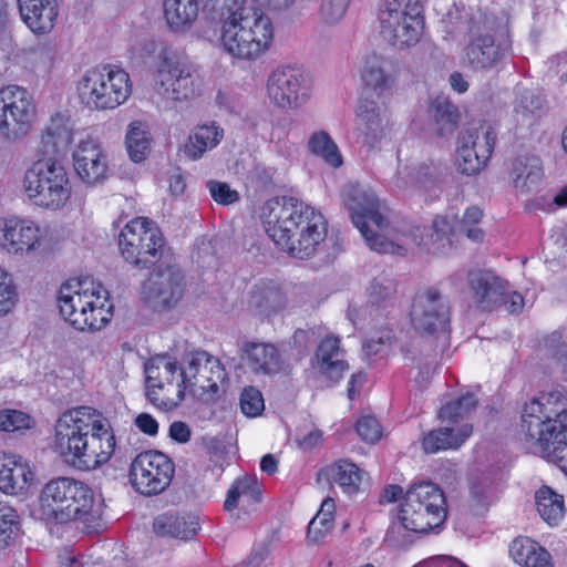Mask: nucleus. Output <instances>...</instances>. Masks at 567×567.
I'll return each instance as SVG.
<instances>
[{"instance_id": "obj_1", "label": "nucleus", "mask_w": 567, "mask_h": 567, "mask_svg": "<svg viewBox=\"0 0 567 567\" xmlns=\"http://www.w3.org/2000/svg\"><path fill=\"white\" fill-rule=\"evenodd\" d=\"M264 227L274 243L291 257L308 259L327 236L323 215L295 197H276L265 203Z\"/></svg>"}, {"instance_id": "obj_2", "label": "nucleus", "mask_w": 567, "mask_h": 567, "mask_svg": "<svg viewBox=\"0 0 567 567\" xmlns=\"http://www.w3.org/2000/svg\"><path fill=\"white\" fill-rule=\"evenodd\" d=\"M40 518L54 528H82L86 533L103 528V502L83 482L71 477L49 481L39 496Z\"/></svg>"}, {"instance_id": "obj_3", "label": "nucleus", "mask_w": 567, "mask_h": 567, "mask_svg": "<svg viewBox=\"0 0 567 567\" xmlns=\"http://www.w3.org/2000/svg\"><path fill=\"white\" fill-rule=\"evenodd\" d=\"M520 433L567 475V391L556 388L526 402Z\"/></svg>"}, {"instance_id": "obj_4", "label": "nucleus", "mask_w": 567, "mask_h": 567, "mask_svg": "<svg viewBox=\"0 0 567 567\" xmlns=\"http://www.w3.org/2000/svg\"><path fill=\"white\" fill-rule=\"evenodd\" d=\"M400 525L391 526L385 542L393 547H404L412 543L409 536L401 537V530L427 533L440 527L447 517L446 499L443 491L432 482L413 484L405 493L399 511Z\"/></svg>"}, {"instance_id": "obj_5", "label": "nucleus", "mask_w": 567, "mask_h": 567, "mask_svg": "<svg viewBox=\"0 0 567 567\" xmlns=\"http://www.w3.org/2000/svg\"><path fill=\"white\" fill-rule=\"evenodd\" d=\"M107 295L91 277L71 279L59 291L60 313L76 330H100L112 317L113 306L106 307Z\"/></svg>"}, {"instance_id": "obj_6", "label": "nucleus", "mask_w": 567, "mask_h": 567, "mask_svg": "<svg viewBox=\"0 0 567 567\" xmlns=\"http://www.w3.org/2000/svg\"><path fill=\"white\" fill-rule=\"evenodd\" d=\"M81 101L91 110H113L132 92L130 75L113 64H101L84 72L79 85Z\"/></svg>"}, {"instance_id": "obj_7", "label": "nucleus", "mask_w": 567, "mask_h": 567, "mask_svg": "<svg viewBox=\"0 0 567 567\" xmlns=\"http://www.w3.org/2000/svg\"><path fill=\"white\" fill-rule=\"evenodd\" d=\"M158 60L155 92L164 109H172L174 103L189 101L199 94L202 81L179 52L163 48Z\"/></svg>"}, {"instance_id": "obj_8", "label": "nucleus", "mask_w": 567, "mask_h": 567, "mask_svg": "<svg viewBox=\"0 0 567 567\" xmlns=\"http://www.w3.org/2000/svg\"><path fill=\"white\" fill-rule=\"evenodd\" d=\"M24 189L37 206L58 209L71 196V183L65 167L56 158L44 157L24 174Z\"/></svg>"}, {"instance_id": "obj_9", "label": "nucleus", "mask_w": 567, "mask_h": 567, "mask_svg": "<svg viewBox=\"0 0 567 567\" xmlns=\"http://www.w3.org/2000/svg\"><path fill=\"white\" fill-rule=\"evenodd\" d=\"M123 258L138 269L151 268L164 259V239L154 221L138 217L125 225L118 235Z\"/></svg>"}, {"instance_id": "obj_10", "label": "nucleus", "mask_w": 567, "mask_h": 567, "mask_svg": "<svg viewBox=\"0 0 567 567\" xmlns=\"http://www.w3.org/2000/svg\"><path fill=\"white\" fill-rule=\"evenodd\" d=\"M178 395L185 390L198 388L203 400L214 401L226 381L227 373L220 361L204 350H194L186 353L179 368Z\"/></svg>"}, {"instance_id": "obj_11", "label": "nucleus", "mask_w": 567, "mask_h": 567, "mask_svg": "<svg viewBox=\"0 0 567 567\" xmlns=\"http://www.w3.org/2000/svg\"><path fill=\"white\" fill-rule=\"evenodd\" d=\"M342 198L353 225L369 246V241L375 238V233L384 231L389 224L378 196L365 185L350 183L344 186Z\"/></svg>"}, {"instance_id": "obj_12", "label": "nucleus", "mask_w": 567, "mask_h": 567, "mask_svg": "<svg viewBox=\"0 0 567 567\" xmlns=\"http://www.w3.org/2000/svg\"><path fill=\"white\" fill-rule=\"evenodd\" d=\"M103 416L90 406H78L65 411L55 423V446L60 454L78 458L86 437L93 430H103Z\"/></svg>"}, {"instance_id": "obj_13", "label": "nucleus", "mask_w": 567, "mask_h": 567, "mask_svg": "<svg viewBox=\"0 0 567 567\" xmlns=\"http://www.w3.org/2000/svg\"><path fill=\"white\" fill-rule=\"evenodd\" d=\"M204 1L212 9H220L221 35H238L239 33L272 35L274 33L270 18L258 8L247 7V0Z\"/></svg>"}, {"instance_id": "obj_14", "label": "nucleus", "mask_w": 567, "mask_h": 567, "mask_svg": "<svg viewBox=\"0 0 567 567\" xmlns=\"http://www.w3.org/2000/svg\"><path fill=\"white\" fill-rule=\"evenodd\" d=\"M417 41L419 38L401 41L399 50L415 45ZM396 50L398 43L393 38L383 39L377 49L367 52L362 59L360 70L362 82L378 95L389 90L394 82L398 71L394 60Z\"/></svg>"}, {"instance_id": "obj_15", "label": "nucleus", "mask_w": 567, "mask_h": 567, "mask_svg": "<svg viewBox=\"0 0 567 567\" xmlns=\"http://www.w3.org/2000/svg\"><path fill=\"white\" fill-rule=\"evenodd\" d=\"M37 109L23 87L8 85L0 90V133L11 140L25 136L32 127Z\"/></svg>"}, {"instance_id": "obj_16", "label": "nucleus", "mask_w": 567, "mask_h": 567, "mask_svg": "<svg viewBox=\"0 0 567 567\" xmlns=\"http://www.w3.org/2000/svg\"><path fill=\"white\" fill-rule=\"evenodd\" d=\"M267 95L281 110H297L310 99L307 73L295 65H279L267 79Z\"/></svg>"}, {"instance_id": "obj_17", "label": "nucleus", "mask_w": 567, "mask_h": 567, "mask_svg": "<svg viewBox=\"0 0 567 567\" xmlns=\"http://www.w3.org/2000/svg\"><path fill=\"white\" fill-rule=\"evenodd\" d=\"M378 20L381 35H423L426 30L420 0H383Z\"/></svg>"}, {"instance_id": "obj_18", "label": "nucleus", "mask_w": 567, "mask_h": 567, "mask_svg": "<svg viewBox=\"0 0 567 567\" xmlns=\"http://www.w3.org/2000/svg\"><path fill=\"white\" fill-rule=\"evenodd\" d=\"M174 471V463L168 456L157 451H147L132 461L130 482L143 495H157L171 484Z\"/></svg>"}, {"instance_id": "obj_19", "label": "nucleus", "mask_w": 567, "mask_h": 567, "mask_svg": "<svg viewBox=\"0 0 567 567\" xmlns=\"http://www.w3.org/2000/svg\"><path fill=\"white\" fill-rule=\"evenodd\" d=\"M410 316L413 327L421 333L446 332L451 317L450 301L435 286L422 288L414 296Z\"/></svg>"}, {"instance_id": "obj_20", "label": "nucleus", "mask_w": 567, "mask_h": 567, "mask_svg": "<svg viewBox=\"0 0 567 567\" xmlns=\"http://www.w3.org/2000/svg\"><path fill=\"white\" fill-rule=\"evenodd\" d=\"M156 268L144 281L142 287L143 300L154 310L174 307L184 292V276L182 270L167 260L155 265Z\"/></svg>"}, {"instance_id": "obj_21", "label": "nucleus", "mask_w": 567, "mask_h": 567, "mask_svg": "<svg viewBox=\"0 0 567 567\" xmlns=\"http://www.w3.org/2000/svg\"><path fill=\"white\" fill-rule=\"evenodd\" d=\"M496 135L493 130L473 128L458 137L457 165L462 174L472 176L481 172L489 159Z\"/></svg>"}, {"instance_id": "obj_22", "label": "nucleus", "mask_w": 567, "mask_h": 567, "mask_svg": "<svg viewBox=\"0 0 567 567\" xmlns=\"http://www.w3.org/2000/svg\"><path fill=\"white\" fill-rule=\"evenodd\" d=\"M43 231L28 219L18 217L0 219V246L9 254L28 255L42 244Z\"/></svg>"}, {"instance_id": "obj_23", "label": "nucleus", "mask_w": 567, "mask_h": 567, "mask_svg": "<svg viewBox=\"0 0 567 567\" xmlns=\"http://www.w3.org/2000/svg\"><path fill=\"white\" fill-rule=\"evenodd\" d=\"M72 158L74 172L82 183L94 186L105 181L109 172L107 158L96 141H80Z\"/></svg>"}, {"instance_id": "obj_24", "label": "nucleus", "mask_w": 567, "mask_h": 567, "mask_svg": "<svg viewBox=\"0 0 567 567\" xmlns=\"http://www.w3.org/2000/svg\"><path fill=\"white\" fill-rule=\"evenodd\" d=\"M103 430H93L86 437L78 458H73V465L81 470H94L105 464L113 455L116 446L115 436L110 422L103 417Z\"/></svg>"}, {"instance_id": "obj_25", "label": "nucleus", "mask_w": 567, "mask_h": 567, "mask_svg": "<svg viewBox=\"0 0 567 567\" xmlns=\"http://www.w3.org/2000/svg\"><path fill=\"white\" fill-rule=\"evenodd\" d=\"M470 291L476 306L483 311L501 307L506 280L491 270H473L467 276Z\"/></svg>"}, {"instance_id": "obj_26", "label": "nucleus", "mask_w": 567, "mask_h": 567, "mask_svg": "<svg viewBox=\"0 0 567 567\" xmlns=\"http://www.w3.org/2000/svg\"><path fill=\"white\" fill-rule=\"evenodd\" d=\"M509 38H473L464 49L462 62L472 70L493 66L509 52Z\"/></svg>"}, {"instance_id": "obj_27", "label": "nucleus", "mask_w": 567, "mask_h": 567, "mask_svg": "<svg viewBox=\"0 0 567 567\" xmlns=\"http://www.w3.org/2000/svg\"><path fill=\"white\" fill-rule=\"evenodd\" d=\"M22 21L37 35L50 33L58 18L56 0H18Z\"/></svg>"}, {"instance_id": "obj_28", "label": "nucleus", "mask_w": 567, "mask_h": 567, "mask_svg": "<svg viewBox=\"0 0 567 567\" xmlns=\"http://www.w3.org/2000/svg\"><path fill=\"white\" fill-rule=\"evenodd\" d=\"M73 140V126L68 116L55 114L42 132L41 145L47 157L55 158L66 152Z\"/></svg>"}, {"instance_id": "obj_29", "label": "nucleus", "mask_w": 567, "mask_h": 567, "mask_svg": "<svg viewBox=\"0 0 567 567\" xmlns=\"http://www.w3.org/2000/svg\"><path fill=\"white\" fill-rule=\"evenodd\" d=\"M241 352L243 359L255 373L274 374L281 368L280 354L274 344L246 341Z\"/></svg>"}, {"instance_id": "obj_30", "label": "nucleus", "mask_w": 567, "mask_h": 567, "mask_svg": "<svg viewBox=\"0 0 567 567\" xmlns=\"http://www.w3.org/2000/svg\"><path fill=\"white\" fill-rule=\"evenodd\" d=\"M441 163L426 161L399 168L395 175V185L402 189L409 187L434 188L441 175Z\"/></svg>"}, {"instance_id": "obj_31", "label": "nucleus", "mask_w": 567, "mask_h": 567, "mask_svg": "<svg viewBox=\"0 0 567 567\" xmlns=\"http://www.w3.org/2000/svg\"><path fill=\"white\" fill-rule=\"evenodd\" d=\"M339 343L338 338L327 337L320 342L316 351V360L320 372L333 383L338 382L349 368Z\"/></svg>"}, {"instance_id": "obj_32", "label": "nucleus", "mask_w": 567, "mask_h": 567, "mask_svg": "<svg viewBox=\"0 0 567 567\" xmlns=\"http://www.w3.org/2000/svg\"><path fill=\"white\" fill-rule=\"evenodd\" d=\"M32 480V473L20 457L0 454V489L6 494H18Z\"/></svg>"}, {"instance_id": "obj_33", "label": "nucleus", "mask_w": 567, "mask_h": 567, "mask_svg": "<svg viewBox=\"0 0 567 567\" xmlns=\"http://www.w3.org/2000/svg\"><path fill=\"white\" fill-rule=\"evenodd\" d=\"M509 174L514 187L522 193L535 189L544 176L539 157L529 154L515 157Z\"/></svg>"}, {"instance_id": "obj_34", "label": "nucleus", "mask_w": 567, "mask_h": 567, "mask_svg": "<svg viewBox=\"0 0 567 567\" xmlns=\"http://www.w3.org/2000/svg\"><path fill=\"white\" fill-rule=\"evenodd\" d=\"M153 527L159 536L188 540L198 532L199 520L197 516L192 514L166 513L155 518Z\"/></svg>"}, {"instance_id": "obj_35", "label": "nucleus", "mask_w": 567, "mask_h": 567, "mask_svg": "<svg viewBox=\"0 0 567 567\" xmlns=\"http://www.w3.org/2000/svg\"><path fill=\"white\" fill-rule=\"evenodd\" d=\"M357 115L360 120V130L364 135V144L373 148L388 136L386 121L381 116L375 103L370 100H361Z\"/></svg>"}, {"instance_id": "obj_36", "label": "nucleus", "mask_w": 567, "mask_h": 567, "mask_svg": "<svg viewBox=\"0 0 567 567\" xmlns=\"http://www.w3.org/2000/svg\"><path fill=\"white\" fill-rule=\"evenodd\" d=\"M472 434V425L464 424L457 429L440 427L423 436L422 449L427 454L458 449Z\"/></svg>"}, {"instance_id": "obj_37", "label": "nucleus", "mask_w": 567, "mask_h": 567, "mask_svg": "<svg viewBox=\"0 0 567 567\" xmlns=\"http://www.w3.org/2000/svg\"><path fill=\"white\" fill-rule=\"evenodd\" d=\"M426 245L427 241L420 227H412L410 230L404 231L396 240H390L382 231H377L373 241H369V247L372 250L400 256L415 248H426Z\"/></svg>"}, {"instance_id": "obj_38", "label": "nucleus", "mask_w": 567, "mask_h": 567, "mask_svg": "<svg viewBox=\"0 0 567 567\" xmlns=\"http://www.w3.org/2000/svg\"><path fill=\"white\" fill-rule=\"evenodd\" d=\"M514 561L523 567H553L547 549L528 537H517L509 545Z\"/></svg>"}, {"instance_id": "obj_39", "label": "nucleus", "mask_w": 567, "mask_h": 567, "mask_svg": "<svg viewBox=\"0 0 567 567\" xmlns=\"http://www.w3.org/2000/svg\"><path fill=\"white\" fill-rule=\"evenodd\" d=\"M219 41L226 53L244 61L257 60L272 44V38H219Z\"/></svg>"}, {"instance_id": "obj_40", "label": "nucleus", "mask_w": 567, "mask_h": 567, "mask_svg": "<svg viewBox=\"0 0 567 567\" xmlns=\"http://www.w3.org/2000/svg\"><path fill=\"white\" fill-rule=\"evenodd\" d=\"M537 512L549 526H557L565 516V499L551 487L544 485L535 493Z\"/></svg>"}, {"instance_id": "obj_41", "label": "nucleus", "mask_w": 567, "mask_h": 567, "mask_svg": "<svg viewBox=\"0 0 567 567\" xmlns=\"http://www.w3.org/2000/svg\"><path fill=\"white\" fill-rule=\"evenodd\" d=\"M434 131L440 137L453 134L457 126L460 113L457 107L446 97H436L429 109Z\"/></svg>"}, {"instance_id": "obj_42", "label": "nucleus", "mask_w": 567, "mask_h": 567, "mask_svg": "<svg viewBox=\"0 0 567 567\" xmlns=\"http://www.w3.org/2000/svg\"><path fill=\"white\" fill-rule=\"evenodd\" d=\"M322 473L350 495L359 491L363 475V472L354 463L344 460L334 462L326 467Z\"/></svg>"}, {"instance_id": "obj_43", "label": "nucleus", "mask_w": 567, "mask_h": 567, "mask_svg": "<svg viewBox=\"0 0 567 567\" xmlns=\"http://www.w3.org/2000/svg\"><path fill=\"white\" fill-rule=\"evenodd\" d=\"M151 142L152 135L145 122L133 121L130 123L125 135V144L127 154L134 163L146 159L150 154Z\"/></svg>"}, {"instance_id": "obj_44", "label": "nucleus", "mask_w": 567, "mask_h": 567, "mask_svg": "<svg viewBox=\"0 0 567 567\" xmlns=\"http://www.w3.org/2000/svg\"><path fill=\"white\" fill-rule=\"evenodd\" d=\"M514 112L517 123L532 126L544 113V100L532 90H518Z\"/></svg>"}, {"instance_id": "obj_45", "label": "nucleus", "mask_w": 567, "mask_h": 567, "mask_svg": "<svg viewBox=\"0 0 567 567\" xmlns=\"http://www.w3.org/2000/svg\"><path fill=\"white\" fill-rule=\"evenodd\" d=\"M165 18L174 31L195 21L198 14L197 0H164Z\"/></svg>"}, {"instance_id": "obj_46", "label": "nucleus", "mask_w": 567, "mask_h": 567, "mask_svg": "<svg viewBox=\"0 0 567 567\" xmlns=\"http://www.w3.org/2000/svg\"><path fill=\"white\" fill-rule=\"evenodd\" d=\"M223 136V131L215 125L199 126L193 135L189 136L185 145V153L192 159L199 158L207 150L215 147Z\"/></svg>"}, {"instance_id": "obj_47", "label": "nucleus", "mask_w": 567, "mask_h": 567, "mask_svg": "<svg viewBox=\"0 0 567 567\" xmlns=\"http://www.w3.org/2000/svg\"><path fill=\"white\" fill-rule=\"evenodd\" d=\"M432 233L425 236L426 249L432 254H446L452 247L453 226L447 217L436 216L433 219Z\"/></svg>"}, {"instance_id": "obj_48", "label": "nucleus", "mask_w": 567, "mask_h": 567, "mask_svg": "<svg viewBox=\"0 0 567 567\" xmlns=\"http://www.w3.org/2000/svg\"><path fill=\"white\" fill-rule=\"evenodd\" d=\"M240 496L248 497L254 502L259 501L260 487L255 476L245 475L234 482L227 492L224 503L225 509L228 512L235 509Z\"/></svg>"}, {"instance_id": "obj_49", "label": "nucleus", "mask_w": 567, "mask_h": 567, "mask_svg": "<svg viewBox=\"0 0 567 567\" xmlns=\"http://www.w3.org/2000/svg\"><path fill=\"white\" fill-rule=\"evenodd\" d=\"M250 302L261 315L270 316L285 307L286 298L278 287L267 286L256 290Z\"/></svg>"}, {"instance_id": "obj_50", "label": "nucleus", "mask_w": 567, "mask_h": 567, "mask_svg": "<svg viewBox=\"0 0 567 567\" xmlns=\"http://www.w3.org/2000/svg\"><path fill=\"white\" fill-rule=\"evenodd\" d=\"M308 145L311 153L322 157L330 166L338 167L342 164L338 147L327 132L313 133Z\"/></svg>"}, {"instance_id": "obj_51", "label": "nucleus", "mask_w": 567, "mask_h": 567, "mask_svg": "<svg viewBox=\"0 0 567 567\" xmlns=\"http://www.w3.org/2000/svg\"><path fill=\"white\" fill-rule=\"evenodd\" d=\"M20 529L19 515L7 502L0 501V550L10 546Z\"/></svg>"}, {"instance_id": "obj_52", "label": "nucleus", "mask_w": 567, "mask_h": 567, "mask_svg": "<svg viewBox=\"0 0 567 567\" xmlns=\"http://www.w3.org/2000/svg\"><path fill=\"white\" fill-rule=\"evenodd\" d=\"M476 405V398L471 393H466L465 395L443 405L440 409L439 417L442 422H456L458 419L465 417L474 411Z\"/></svg>"}, {"instance_id": "obj_53", "label": "nucleus", "mask_w": 567, "mask_h": 567, "mask_svg": "<svg viewBox=\"0 0 567 567\" xmlns=\"http://www.w3.org/2000/svg\"><path fill=\"white\" fill-rule=\"evenodd\" d=\"M368 291L370 302L379 305L394 296L396 286L390 275L381 274L372 280Z\"/></svg>"}, {"instance_id": "obj_54", "label": "nucleus", "mask_w": 567, "mask_h": 567, "mask_svg": "<svg viewBox=\"0 0 567 567\" xmlns=\"http://www.w3.org/2000/svg\"><path fill=\"white\" fill-rule=\"evenodd\" d=\"M351 0H320L319 17L327 25L339 23L350 4Z\"/></svg>"}, {"instance_id": "obj_55", "label": "nucleus", "mask_w": 567, "mask_h": 567, "mask_svg": "<svg viewBox=\"0 0 567 567\" xmlns=\"http://www.w3.org/2000/svg\"><path fill=\"white\" fill-rule=\"evenodd\" d=\"M32 424L33 420L28 413L10 409L0 411V431H22L30 429Z\"/></svg>"}, {"instance_id": "obj_56", "label": "nucleus", "mask_w": 567, "mask_h": 567, "mask_svg": "<svg viewBox=\"0 0 567 567\" xmlns=\"http://www.w3.org/2000/svg\"><path fill=\"white\" fill-rule=\"evenodd\" d=\"M18 293L11 276L0 267V317L7 315L16 305Z\"/></svg>"}, {"instance_id": "obj_57", "label": "nucleus", "mask_w": 567, "mask_h": 567, "mask_svg": "<svg viewBox=\"0 0 567 567\" xmlns=\"http://www.w3.org/2000/svg\"><path fill=\"white\" fill-rule=\"evenodd\" d=\"M240 408L245 415H259L265 408L260 391L252 386L244 389L240 395Z\"/></svg>"}, {"instance_id": "obj_58", "label": "nucleus", "mask_w": 567, "mask_h": 567, "mask_svg": "<svg viewBox=\"0 0 567 567\" xmlns=\"http://www.w3.org/2000/svg\"><path fill=\"white\" fill-rule=\"evenodd\" d=\"M147 369L151 373L161 372L162 381L165 380L167 383H172L175 374L178 370L177 362L171 360L166 354L156 355L147 362Z\"/></svg>"}, {"instance_id": "obj_59", "label": "nucleus", "mask_w": 567, "mask_h": 567, "mask_svg": "<svg viewBox=\"0 0 567 567\" xmlns=\"http://www.w3.org/2000/svg\"><path fill=\"white\" fill-rule=\"evenodd\" d=\"M357 433L367 443L374 444L381 439L382 432L374 416H363L357 422Z\"/></svg>"}, {"instance_id": "obj_60", "label": "nucleus", "mask_w": 567, "mask_h": 567, "mask_svg": "<svg viewBox=\"0 0 567 567\" xmlns=\"http://www.w3.org/2000/svg\"><path fill=\"white\" fill-rule=\"evenodd\" d=\"M207 187L210 196L219 204L229 205L237 202L239 198L238 193L230 189L225 183L209 181Z\"/></svg>"}, {"instance_id": "obj_61", "label": "nucleus", "mask_w": 567, "mask_h": 567, "mask_svg": "<svg viewBox=\"0 0 567 567\" xmlns=\"http://www.w3.org/2000/svg\"><path fill=\"white\" fill-rule=\"evenodd\" d=\"M332 528V520L317 514L308 525L307 536L311 542L319 543Z\"/></svg>"}, {"instance_id": "obj_62", "label": "nucleus", "mask_w": 567, "mask_h": 567, "mask_svg": "<svg viewBox=\"0 0 567 567\" xmlns=\"http://www.w3.org/2000/svg\"><path fill=\"white\" fill-rule=\"evenodd\" d=\"M216 103L228 112H238L241 106L239 96L228 89H219L217 91Z\"/></svg>"}, {"instance_id": "obj_63", "label": "nucleus", "mask_w": 567, "mask_h": 567, "mask_svg": "<svg viewBox=\"0 0 567 567\" xmlns=\"http://www.w3.org/2000/svg\"><path fill=\"white\" fill-rule=\"evenodd\" d=\"M509 313H519L524 307V298L520 293L513 291L511 292L508 289V284H505V293L504 299L502 300V305Z\"/></svg>"}, {"instance_id": "obj_64", "label": "nucleus", "mask_w": 567, "mask_h": 567, "mask_svg": "<svg viewBox=\"0 0 567 567\" xmlns=\"http://www.w3.org/2000/svg\"><path fill=\"white\" fill-rule=\"evenodd\" d=\"M135 425L147 435H155L158 431L157 421L148 413L138 414L135 419Z\"/></svg>"}]
</instances>
